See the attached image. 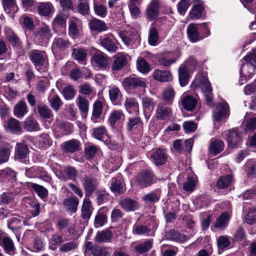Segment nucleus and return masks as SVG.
I'll use <instances>...</instances> for the list:
<instances>
[{
	"instance_id": "nucleus-1",
	"label": "nucleus",
	"mask_w": 256,
	"mask_h": 256,
	"mask_svg": "<svg viewBox=\"0 0 256 256\" xmlns=\"http://www.w3.org/2000/svg\"><path fill=\"white\" fill-rule=\"evenodd\" d=\"M110 58L105 53L98 51L94 52L90 59V63L94 68L97 70H104L108 69Z\"/></svg>"
},
{
	"instance_id": "nucleus-2",
	"label": "nucleus",
	"mask_w": 256,
	"mask_h": 256,
	"mask_svg": "<svg viewBox=\"0 0 256 256\" xmlns=\"http://www.w3.org/2000/svg\"><path fill=\"white\" fill-rule=\"evenodd\" d=\"M245 63H242L240 72H244L250 77L254 75L256 70V52L248 53L243 58Z\"/></svg>"
},
{
	"instance_id": "nucleus-3",
	"label": "nucleus",
	"mask_w": 256,
	"mask_h": 256,
	"mask_svg": "<svg viewBox=\"0 0 256 256\" xmlns=\"http://www.w3.org/2000/svg\"><path fill=\"white\" fill-rule=\"evenodd\" d=\"M28 56L38 70H39L40 66L48 64V56L44 51L37 50H32L28 52Z\"/></svg>"
},
{
	"instance_id": "nucleus-4",
	"label": "nucleus",
	"mask_w": 256,
	"mask_h": 256,
	"mask_svg": "<svg viewBox=\"0 0 256 256\" xmlns=\"http://www.w3.org/2000/svg\"><path fill=\"white\" fill-rule=\"evenodd\" d=\"M206 34L201 36L198 32V25L195 24H192L188 25L187 28V34L190 40L192 42H195L202 40L204 38L208 36L210 34V31L206 24H203Z\"/></svg>"
},
{
	"instance_id": "nucleus-5",
	"label": "nucleus",
	"mask_w": 256,
	"mask_h": 256,
	"mask_svg": "<svg viewBox=\"0 0 256 256\" xmlns=\"http://www.w3.org/2000/svg\"><path fill=\"white\" fill-rule=\"evenodd\" d=\"M144 124L140 116L130 117L128 118L126 128L134 134L142 136L143 133Z\"/></svg>"
},
{
	"instance_id": "nucleus-6",
	"label": "nucleus",
	"mask_w": 256,
	"mask_h": 256,
	"mask_svg": "<svg viewBox=\"0 0 256 256\" xmlns=\"http://www.w3.org/2000/svg\"><path fill=\"white\" fill-rule=\"evenodd\" d=\"M118 36L126 46H132L138 40L139 36L136 30L128 28L118 32Z\"/></svg>"
},
{
	"instance_id": "nucleus-7",
	"label": "nucleus",
	"mask_w": 256,
	"mask_h": 256,
	"mask_svg": "<svg viewBox=\"0 0 256 256\" xmlns=\"http://www.w3.org/2000/svg\"><path fill=\"white\" fill-rule=\"evenodd\" d=\"M99 40L101 46L110 52H116L118 49L117 41L111 33L101 36Z\"/></svg>"
},
{
	"instance_id": "nucleus-8",
	"label": "nucleus",
	"mask_w": 256,
	"mask_h": 256,
	"mask_svg": "<svg viewBox=\"0 0 256 256\" xmlns=\"http://www.w3.org/2000/svg\"><path fill=\"white\" fill-rule=\"evenodd\" d=\"M86 255L91 254L92 256H107L109 255L107 249L104 247L94 244L88 242L84 244Z\"/></svg>"
},
{
	"instance_id": "nucleus-9",
	"label": "nucleus",
	"mask_w": 256,
	"mask_h": 256,
	"mask_svg": "<svg viewBox=\"0 0 256 256\" xmlns=\"http://www.w3.org/2000/svg\"><path fill=\"white\" fill-rule=\"evenodd\" d=\"M230 115L229 106L226 102L223 101L218 104L214 110V116L216 120L219 122L227 118Z\"/></svg>"
},
{
	"instance_id": "nucleus-10",
	"label": "nucleus",
	"mask_w": 256,
	"mask_h": 256,
	"mask_svg": "<svg viewBox=\"0 0 256 256\" xmlns=\"http://www.w3.org/2000/svg\"><path fill=\"white\" fill-rule=\"evenodd\" d=\"M136 183L141 188H146L154 182V175L150 171H144L140 174L136 178Z\"/></svg>"
},
{
	"instance_id": "nucleus-11",
	"label": "nucleus",
	"mask_w": 256,
	"mask_h": 256,
	"mask_svg": "<svg viewBox=\"0 0 256 256\" xmlns=\"http://www.w3.org/2000/svg\"><path fill=\"white\" fill-rule=\"evenodd\" d=\"M150 158L156 166H162L166 163L168 155L164 150L157 148L150 153Z\"/></svg>"
},
{
	"instance_id": "nucleus-12",
	"label": "nucleus",
	"mask_w": 256,
	"mask_h": 256,
	"mask_svg": "<svg viewBox=\"0 0 256 256\" xmlns=\"http://www.w3.org/2000/svg\"><path fill=\"white\" fill-rule=\"evenodd\" d=\"M124 86L130 88H145L146 86V80L144 78L128 76L123 81Z\"/></svg>"
},
{
	"instance_id": "nucleus-13",
	"label": "nucleus",
	"mask_w": 256,
	"mask_h": 256,
	"mask_svg": "<svg viewBox=\"0 0 256 256\" xmlns=\"http://www.w3.org/2000/svg\"><path fill=\"white\" fill-rule=\"evenodd\" d=\"M125 116L121 110H112L110 114L108 121L110 126L114 128L116 125L120 124L124 120Z\"/></svg>"
},
{
	"instance_id": "nucleus-14",
	"label": "nucleus",
	"mask_w": 256,
	"mask_h": 256,
	"mask_svg": "<svg viewBox=\"0 0 256 256\" xmlns=\"http://www.w3.org/2000/svg\"><path fill=\"white\" fill-rule=\"evenodd\" d=\"M4 32L6 39L12 46H21L22 42L20 38L12 28L5 27Z\"/></svg>"
},
{
	"instance_id": "nucleus-15",
	"label": "nucleus",
	"mask_w": 256,
	"mask_h": 256,
	"mask_svg": "<svg viewBox=\"0 0 256 256\" xmlns=\"http://www.w3.org/2000/svg\"><path fill=\"white\" fill-rule=\"evenodd\" d=\"M4 126L6 132L12 134H19L22 132L20 122L14 118H8Z\"/></svg>"
},
{
	"instance_id": "nucleus-16",
	"label": "nucleus",
	"mask_w": 256,
	"mask_h": 256,
	"mask_svg": "<svg viewBox=\"0 0 256 256\" xmlns=\"http://www.w3.org/2000/svg\"><path fill=\"white\" fill-rule=\"evenodd\" d=\"M152 240H147L142 242L132 244L134 252L139 255L146 254L152 248Z\"/></svg>"
},
{
	"instance_id": "nucleus-17",
	"label": "nucleus",
	"mask_w": 256,
	"mask_h": 256,
	"mask_svg": "<svg viewBox=\"0 0 256 256\" xmlns=\"http://www.w3.org/2000/svg\"><path fill=\"white\" fill-rule=\"evenodd\" d=\"M160 6L159 0H152L146 10V16L149 20H154L158 14Z\"/></svg>"
},
{
	"instance_id": "nucleus-18",
	"label": "nucleus",
	"mask_w": 256,
	"mask_h": 256,
	"mask_svg": "<svg viewBox=\"0 0 256 256\" xmlns=\"http://www.w3.org/2000/svg\"><path fill=\"white\" fill-rule=\"evenodd\" d=\"M25 174L26 176L33 178L39 176L42 178H49L48 172L42 167L32 166L26 170Z\"/></svg>"
},
{
	"instance_id": "nucleus-19",
	"label": "nucleus",
	"mask_w": 256,
	"mask_h": 256,
	"mask_svg": "<svg viewBox=\"0 0 256 256\" xmlns=\"http://www.w3.org/2000/svg\"><path fill=\"white\" fill-rule=\"evenodd\" d=\"M226 136L229 147L234 148L240 144L241 138L236 130L232 129L226 132Z\"/></svg>"
},
{
	"instance_id": "nucleus-20",
	"label": "nucleus",
	"mask_w": 256,
	"mask_h": 256,
	"mask_svg": "<svg viewBox=\"0 0 256 256\" xmlns=\"http://www.w3.org/2000/svg\"><path fill=\"white\" fill-rule=\"evenodd\" d=\"M82 182L84 190L88 194H92L98 184L96 179L91 176H86L82 180Z\"/></svg>"
},
{
	"instance_id": "nucleus-21",
	"label": "nucleus",
	"mask_w": 256,
	"mask_h": 256,
	"mask_svg": "<svg viewBox=\"0 0 256 256\" xmlns=\"http://www.w3.org/2000/svg\"><path fill=\"white\" fill-rule=\"evenodd\" d=\"M122 176L120 174L113 178L110 181V189L115 194L123 193L124 188Z\"/></svg>"
},
{
	"instance_id": "nucleus-22",
	"label": "nucleus",
	"mask_w": 256,
	"mask_h": 256,
	"mask_svg": "<svg viewBox=\"0 0 256 256\" xmlns=\"http://www.w3.org/2000/svg\"><path fill=\"white\" fill-rule=\"evenodd\" d=\"M48 100L51 108L56 112H58L63 104L60 96L54 89L50 90Z\"/></svg>"
},
{
	"instance_id": "nucleus-23",
	"label": "nucleus",
	"mask_w": 256,
	"mask_h": 256,
	"mask_svg": "<svg viewBox=\"0 0 256 256\" xmlns=\"http://www.w3.org/2000/svg\"><path fill=\"white\" fill-rule=\"evenodd\" d=\"M34 34L38 39H41L44 42H47L52 35L50 28L46 24H42Z\"/></svg>"
},
{
	"instance_id": "nucleus-24",
	"label": "nucleus",
	"mask_w": 256,
	"mask_h": 256,
	"mask_svg": "<svg viewBox=\"0 0 256 256\" xmlns=\"http://www.w3.org/2000/svg\"><path fill=\"white\" fill-rule=\"evenodd\" d=\"M194 6L190 10V16L192 19H198L202 14L204 7L203 2L200 0H193Z\"/></svg>"
},
{
	"instance_id": "nucleus-25",
	"label": "nucleus",
	"mask_w": 256,
	"mask_h": 256,
	"mask_svg": "<svg viewBox=\"0 0 256 256\" xmlns=\"http://www.w3.org/2000/svg\"><path fill=\"white\" fill-rule=\"evenodd\" d=\"M55 130L60 131L63 135H68L73 132L74 126L68 122L56 120L55 124Z\"/></svg>"
},
{
	"instance_id": "nucleus-26",
	"label": "nucleus",
	"mask_w": 256,
	"mask_h": 256,
	"mask_svg": "<svg viewBox=\"0 0 256 256\" xmlns=\"http://www.w3.org/2000/svg\"><path fill=\"white\" fill-rule=\"evenodd\" d=\"M157 60L160 65L167 68L174 64L176 61V58L173 56L172 53L167 52L159 55L158 56Z\"/></svg>"
},
{
	"instance_id": "nucleus-27",
	"label": "nucleus",
	"mask_w": 256,
	"mask_h": 256,
	"mask_svg": "<svg viewBox=\"0 0 256 256\" xmlns=\"http://www.w3.org/2000/svg\"><path fill=\"white\" fill-rule=\"evenodd\" d=\"M201 87L208 104L211 106L213 102V95L210 82L207 79L204 80L202 84Z\"/></svg>"
},
{
	"instance_id": "nucleus-28",
	"label": "nucleus",
	"mask_w": 256,
	"mask_h": 256,
	"mask_svg": "<svg viewBox=\"0 0 256 256\" xmlns=\"http://www.w3.org/2000/svg\"><path fill=\"white\" fill-rule=\"evenodd\" d=\"M172 114V110L164 103H160L156 110V117L158 119L164 120L170 116Z\"/></svg>"
},
{
	"instance_id": "nucleus-29",
	"label": "nucleus",
	"mask_w": 256,
	"mask_h": 256,
	"mask_svg": "<svg viewBox=\"0 0 256 256\" xmlns=\"http://www.w3.org/2000/svg\"><path fill=\"white\" fill-rule=\"evenodd\" d=\"M28 152V148L25 144L24 142H18L16 144L15 148V154L18 159L22 161L24 160L26 161Z\"/></svg>"
},
{
	"instance_id": "nucleus-30",
	"label": "nucleus",
	"mask_w": 256,
	"mask_h": 256,
	"mask_svg": "<svg viewBox=\"0 0 256 256\" xmlns=\"http://www.w3.org/2000/svg\"><path fill=\"white\" fill-rule=\"evenodd\" d=\"M160 196V190L156 189L144 195L142 199L146 204H154L159 201Z\"/></svg>"
},
{
	"instance_id": "nucleus-31",
	"label": "nucleus",
	"mask_w": 256,
	"mask_h": 256,
	"mask_svg": "<svg viewBox=\"0 0 256 256\" xmlns=\"http://www.w3.org/2000/svg\"><path fill=\"white\" fill-rule=\"evenodd\" d=\"M38 13L41 16H46L54 12V6L50 2H42L38 4Z\"/></svg>"
},
{
	"instance_id": "nucleus-32",
	"label": "nucleus",
	"mask_w": 256,
	"mask_h": 256,
	"mask_svg": "<svg viewBox=\"0 0 256 256\" xmlns=\"http://www.w3.org/2000/svg\"><path fill=\"white\" fill-rule=\"evenodd\" d=\"M190 77L189 70L185 64H181L178 68L179 82L182 86H186Z\"/></svg>"
},
{
	"instance_id": "nucleus-33",
	"label": "nucleus",
	"mask_w": 256,
	"mask_h": 256,
	"mask_svg": "<svg viewBox=\"0 0 256 256\" xmlns=\"http://www.w3.org/2000/svg\"><path fill=\"white\" fill-rule=\"evenodd\" d=\"M2 247L4 252L10 255L14 256L16 253V248L13 240L8 236H4L2 239Z\"/></svg>"
},
{
	"instance_id": "nucleus-34",
	"label": "nucleus",
	"mask_w": 256,
	"mask_h": 256,
	"mask_svg": "<svg viewBox=\"0 0 256 256\" xmlns=\"http://www.w3.org/2000/svg\"><path fill=\"white\" fill-rule=\"evenodd\" d=\"M28 106L26 102L20 100L14 108V114L18 118H22L28 113Z\"/></svg>"
},
{
	"instance_id": "nucleus-35",
	"label": "nucleus",
	"mask_w": 256,
	"mask_h": 256,
	"mask_svg": "<svg viewBox=\"0 0 256 256\" xmlns=\"http://www.w3.org/2000/svg\"><path fill=\"white\" fill-rule=\"evenodd\" d=\"M89 25L91 30L98 32L106 31L108 29V26L104 22L96 18L91 20Z\"/></svg>"
},
{
	"instance_id": "nucleus-36",
	"label": "nucleus",
	"mask_w": 256,
	"mask_h": 256,
	"mask_svg": "<svg viewBox=\"0 0 256 256\" xmlns=\"http://www.w3.org/2000/svg\"><path fill=\"white\" fill-rule=\"evenodd\" d=\"M78 176V172L75 168L72 166H66L64 168V173L62 174L61 178L64 181L68 180H74Z\"/></svg>"
},
{
	"instance_id": "nucleus-37",
	"label": "nucleus",
	"mask_w": 256,
	"mask_h": 256,
	"mask_svg": "<svg viewBox=\"0 0 256 256\" xmlns=\"http://www.w3.org/2000/svg\"><path fill=\"white\" fill-rule=\"evenodd\" d=\"M68 17V15L63 12H60L58 14L52 22V26L54 28H65Z\"/></svg>"
},
{
	"instance_id": "nucleus-38",
	"label": "nucleus",
	"mask_w": 256,
	"mask_h": 256,
	"mask_svg": "<svg viewBox=\"0 0 256 256\" xmlns=\"http://www.w3.org/2000/svg\"><path fill=\"white\" fill-rule=\"evenodd\" d=\"M80 146V142L76 139L64 142L62 145V150L66 152L74 153L78 150Z\"/></svg>"
},
{
	"instance_id": "nucleus-39",
	"label": "nucleus",
	"mask_w": 256,
	"mask_h": 256,
	"mask_svg": "<svg viewBox=\"0 0 256 256\" xmlns=\"http://www.w3.org/2000/svg\"><path fill=\"white\" fill-rule=\"evenodd\" d=\"M119 204L124 210L128 212L135 210L139 207L138 202L130 198H124Z\"/></svg>"
},
{
	"instance_id": "nucleus-40",
	"label": "nucleus",
	"mask_w": 256,
	"mask_h": 256,
	"mask_svg": "<svg viewBox=\"0 0 256 256\" xmlns=\"http://www.w3.org/2000/svg\"><path fill=\"white\" fill-rule=\"evenodd\" d=\"M154 78L161 82H166L171 80L172 74L168 71L156 70L153 74Z\"/></svg>"
},
{
	"instance_id": "nucleus-41",
	"label": "nucleus",
	"mask_w": 256,
	"mask_h": 256,
	"mask_svg": "<svg viewBox=\"0 0 256 256\" xmlns=\"http://www.w3.org/2000/svg\"><path fill=\"white\" fill-rule=\"evenodd\" d=\"M112 236V232L106 229L101 232H98L94 238V240L98 243L106 242L110 241Z\"/></svg>"
},
{
	"instance_id": "nucleus-42",
	"label": "nucleus",
	"mask_w": 256,
	"mask_h": 256,
	"mask_svg": "<svg viewBox=\"0 0 256 256\" xmlns=\"http://www.w3.org/2000/svg\"><path fill=\"white\" fill-rule=\"evenodd\" d=\"M107 211L105 208H101L98 212L94 219V225L96 228L101 227L107 222Z\"/></svg>"
},
{
	"instance_id": "nucleus-43",
	"label": "nucleus",
	"mask_w": 256,
	"mask_h": 256,
	"mask_svg": "<svg viewBox=\"0 0 256 256\" xmlns=\"http://www.w3.org/2000/svg\"><path fill=\"white\" fill-rule=\"evenodd\" d=\"M102 103L101 102L96 100L94 103L91 116V120L94 122H98L102 114Z\"/></svg>"
},
{
	"instance_id": "nucleus-44",
	"label": "nucleus",
	"mask_w": 256,
	"mask_h": 256,
	"mask_svg": "<svg viewBox=\"0 0 256 256\" xmlns=\"http://www.w3.org/2000/svg\"><path fill=\"white\" fill-rule=\"evenodd\" d=\"M224 144L222 140H212L209 146L208 151L210 154L216 155L220 154L224 149Z\"/></svg>"
},
{
	"instance_id": "nucleus-45",
	"label": "nucleus",
	"mask_w": 256,
	"mask_h": 256,
	"mask_svg": "<svg viewBox=\"0 0 256 256\" xmlns=\"http://www.w3.org/2000/svg\"><path fill=\"white\" fill-rule=\"evenodd\" d=\"M166 238L168 240L176 242H182L188 240V236L174 230H171L166 234Z\"/></svg>"
},
{
	"instance_id": "nucleus-46",
	"label": "nucleus",
	"mask_w": 256,
	"mask_h": 256,
	"mask_svg": "<svg viewBox=\"0 0 256 256\" xmlns=\"http://www.w3.org/2000/svg\"><path fill=\"white\" fill-rule=\"evenodd\" d=\"M181 100L183 107L188 111L192 110L197 103L196 99L190 96H182Z\"/></svg>"
},
{
	"instance_id": "nucleus-47",
	"label": "nucleus",
	"mask_w": 256,
	"mask_h": 256,
	"mask_svg": "<svg viewBox=\"0 0 256 256\" xmlns=\"http://www.w3.org/2000/svg\"><path fill=\"white\" fill-rule=\"evenodd\" d=\"M38 112L40 117L44 119H50L53 118V114L49 106L41 104L37 106Z\"/></svg>"
},
{
	"instance_id": "nucleus-48",
	"label": "nucleus",
	"mask_w": 256,
	"mask_h": 256,
	"mask_svg": "<svg viewBox=\"0 0 256 256\" xmlns=\"http://www.w3.org/2000/svg\"><path fill=\"white\" fill-rule=\"evenodd\" d=\"M79 204L78 198L75 196L70 197L64 200L63 204L68 211L76 212Z\"/></svg>"
},
{
	"instance_id": "nucleus-49",
	"label": "nucleus",
	"mask_w": 256,
	"mask_h": 256,
	"mask_svg": "<svg viewBox=\"0 0 256 256\" xmlns=\"http://www.w3.org/2000/svg\"><path fill=\"white\" fill-rule=\"evenodd\" d=\"M2 4L7 13H16L18 10L16 0H2Z\"/></svg>"
},
{
	"instance_id": "nucleus-50",
	"label": "nucleus",
	"mask_w": 256,
	"mask_h": 256,
	"mask_svg": "<svg viewBox=\"0 0 256 256\" xmlns=\"http://www.w3.org/2000/svg\"><path fill=\"white\" fill-rule=\"evenodd\" d=\"M70 44L69 40L66 38H56L54 40L52 48L56 50H64L68 48Z\"/></svg>"
},
{
	"instance_id": "nucleus-51",
	"label": "nucleus",
	"mask_w": 256,
	"mask_h": 256,
	"mask_svg": "<svg viewBox=\"0 0 256 256\" xmlns=\"http://www.w3.org/2000/svg\"><path fill=\"white\" fill-rule=\"evenodd\" d=\"M109 96L112 104L116 106L120 105L122 94L119 88L117 87H112L109 90Z\"/></svg>"
},
{
	"instance_id": "nucleus-52",
	"label": "nucleus",
	"mask_w": 256,
	"mask_h": 256,
	"mask_svg": "<svg viewBox=\"0 0 256 256\" xmlns=\"http://www.w3.org/2000/svg\"><path fill=\"white\" fill-rule=\"evenodd\" d=\"M124 106L129 113L131 112V110H133L136 114H138L139 106L138 102L134 98H127L124 102Z\"/></svg>"
},
{
	"instance_id": "nucleus-53",
	"label": "nucleus",
	"mask_w": 256,
	"mask_h": 256,
	"mask_svg": "<svg viewBox=\"0 0 256 256\" xmlns=\"http://www.w3.org/2000/svg\"><path fill=\"white\" fill-rule=\"evenodd\" d=\"M92 135L95 138L101 141L106 140L108 138L107 130L104 126L94 128Z\"/></svg>"
},
{
	"instance_id": "nucleus-54",
	"label": "nucleus",
	"mask_w": 256,
	"mask_h": 256,
	"mask_svg": "<svg viewBox=\"0 0 256 256\" xmlns=\"http://www.w3.org/2000/svg\"><path fill=\"white\" fill-rule=\"evenodd\" d=\"M126 56L120 54L114 60L112 66V70L116 71L121 70L126 66Z\"/></svg>"
},
{
	"instance_id": "nucleus-55",
	"label": "nucleus",
	"mask_w": 256,
	"mask_h": 256,
	"mask_svg": "<svg viewBox=\"0 0 256 256\" xmlns=\"http://www.w3.org/2000/svg\"><path fill=\"white\" fill-rule=\"evenodd\" d=\"M24 128L28 132H34L40 130V126L38 122L30 117L27 118L26 119Z\"/></svg>"
},
{
	"instance_id": "nucleus-56",
	"label": "nucleus",
	"mask_w": 256,
	"mask_h": 256,
	"mask_svg": "<svg viewBox=\"0 0 256 256\" xmlns=\"http://www.w3.org/2000/svg\"><path fill=\"white\" fill-rule=\"evenodd\" d=\"M87 54L84 48H74L72 50V56L79 62L85 64Z\"/></svg>"
},
{
	"instance_id": "nucleus-57",
	"label": "nucleus",
	"mask_w": 256,
	"mask_h": 256,
	"mask_svg": "<svg viewBox=\"0 0 256 256\" xmlns=\"http://www.w3.org/2000/svg\"><path fill=\"white\" fill-rule=\"evenodd\" d=\"M76 102L80 112L82 114H86L89 109V102L88 100L81 96H78L76 98Z\"/></svg>"
},
{
	"instance_id": "nucleus-58",
	"label": "nucleus",
	"mask_w": 256,
	"mask_h": 256,
	"mask_svg": "<svg viewBox=\"0 0 256 256\" xmlns=\"http://www.w3.org/2000/svg\"><path fill=\"white\" fill-rule=\"evenodd\" d=\"M78 243L74 240L67 242L62 244L60 247V251L62 252L66 253L76 250Z\"/></svg>"
},
{
	"instance_id": "nucleus-59",
	"label": "nucleus",
	"mask_w": 256,
	"mask_h": 256,
	"mask_svg": "<svg viewBox=\"0 0 256 256\" xmlns=\"http://www.w3.org/2000/svg\"><path fill=\"white\" fill-rule=\"evenodd\" d=\"M229 218L228 213H223L217 218L214 226L216 228L224 229L226 227Z\"/></svg>"
},
{
	"instance_id": "nucleus-60",
	"label": "nucleus",
	"mask_w": 256,
	"mask_h": 256,
	"mask_svg": "<svg viewBox=\"0 0 256 256\" xmlns=\"http://www.w3.org/2000/svg\"><path fill=\"white\" fill-rule=\"evenodd\" d=\"M91 202L88 199L84 198L83 201V204L82 208V216L83 219H88L91 216V210L90 208Z\"/></svg>"
},
{
	"instance_id": "nucleus-61",
	"label": "nucleus",
	"mask_w": 256,
	"mask_h": 256,
	"mask_svg": "<svg viewBox=\"0 0 256 256\" xmlns=\"http://www.w3.org/2000/svg\"><path fill=\"white\" fill-rule=\"evenodd\" d=\"M96 201L98 205L106 202L110 200V196L106 190H98L96 192Z\"/></svg>"
},
{
	"instance_id": "nucleus-62",
	"label": "nucleus",
	"mask_w": 256,
	"mask_h": 256,
	"mask_svg": "<svg viewBox=\"0 0 256 256\" xmlns=\"http://www.w3.org/2000/svg\"><path fill=\"white\" fill-rule=\"evenodd\" d=\"M232 180V177L230 175L222 176L217 181L216 186L218 188L224 189L229 186Z\"/></svg>"
},
{
	"instance_id": "nucleus-63",
	"label": "nucleus",
	"mask_w": 256,
	"mask_h": 256,
	"mask_svg": "<svg viewBox=\"0 0 256 256\" xmlns=\"http://www.w3.org/2000/svg\"><path fill=\"white\" fill-rule=\"evenodd\" d=\"M175 92L171 86L166 87L162 92V98L164 100L171 104L174 97Z\"/></svg>"
},
{
	"instance_id": "nucleus-64",
	"label": "nucleus",
	"mask_w": 256,
	"mask_h": 256,
	"mask_svg": "<svg viewBox=\"0 0 256 256\" xmlns=\"http://www.w3.org/2000/svg\"><path fill=\"white\" fill-rule=\"evenodd\" d=\"M245 168L247 174L249 176H256V161L254 160H250L245 164Z\"/></svg>"
}]
</instances>
